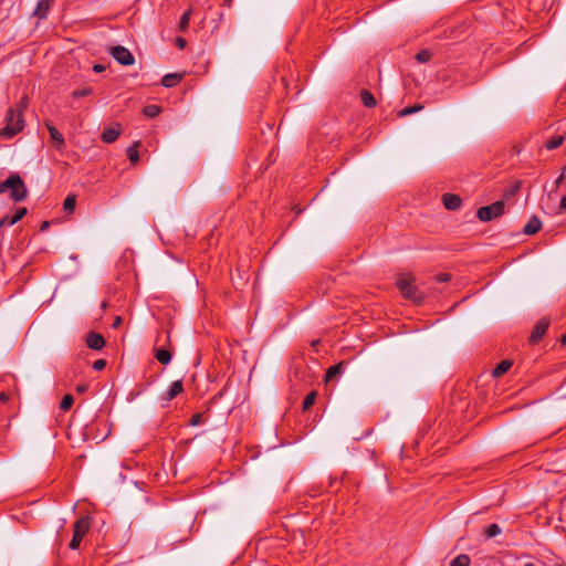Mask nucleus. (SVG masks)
Wrapping results in <instances>:
<instances>
[{
	"label": "nucleus",
	"instance_id": "473e14b6",
	"mask_svg": "<svg viewBox=\"0 0 566 566\" xmlns=\"http://www.w3.org/2000/svg\"><path fill=\"white\" fill-rule=\"evenodd\" d=\"M105 366H106V361L104 359H97L93 363V369L97 370V371L104 369Z\"/></svg>",
	"mask_w": 566,
	"mask_h": 566
},
{
	"label": "nucleus",
	"instance_id": "a18cd8bd",
	"mask_svg": "<svg viewBox=\"0 0 566 566\" xmlns=\"http://www.w3.org/2000/svg\"><path fill=\"white\" fill-rule=\"evenodd\" d=\"M560 342L563 345H566V334L562 336Z\"/></svg>",
	"mask_w": 566,
	"mask_h": 566
},
{
	"label": "nucleus",
	"instance_id": "20e7f679",
	"mask_svg": "<svg viewBox=\"0 0 566 566\" xmlns=\"http://www.w3.org/2000/svg\"><path fill=\"white\" fill-rule=\"evenodd\" d=\"M91 528V518L88 516H82L76 520L73 524V537L69 544L71 549H77L81 545L83 537L87 534Z\"/></svg>",
	"mask_w": 566,
	"mask_h": 566
},
{
	"label": "nucleus",
	"instance_id": "bb28decb",
	"mask_svg": "<svg viewBox=\"0 0 566 566\" xmlns=\"http://www.w3.org/2000/svg\"><path fill=\"white\" fill-rule=\"evenodd\" d=\"M73 402H74L73 396L70 394L65 395L62 398V401L60 403L61 410H63V411L69 410L72 407Z\"/></svg>",
	"mask_w": 566,
	"mask_h": 566
},
{
	"label": "nucleus",
	"instance_id": "423d86ee",
	"mask_svg": "<svg viewBox=\"0 0 566 566\" xmlns=\"http://www.w3.org/2000/svg\"><path fill=\"white\" fill-rule=\"evenodd\" d=\"M112 56L122 65H132L135 62L134 55L128 49L122 45L111 49Z\"/></svg>",
	"mask_w": 566,
	"mask_h": 566
},
{
	"label": "nucleus",
	"instance_id": "37998d69",
	"mask_svg": "<svg viewBox=\"0 0 566 566\" xmlns=\"http://www.w3.org/2000/svg\"><path fill=\"white\" fill-rule=\"evenodd\" d=\"M562 144H546V147L547 149H556L557 147H559Z\"/></svg>",
	"mask_w": 566,
	"mask_h": 566
},
{
	"label": "nucleus",
	"instance_id": "a878e982",
	"mask_svg": "<svg viewBox=\"0 0 566 566\" xmlns=\"http://www.w3.org/2000/svg\"><path fill=\"white\" fill-rule=\"evenodd\" d=\"M28 213V209L25 207L18 208L15 212L10 216L11 221L13 223H18L25 214Z\"/></svg>",
	"mask_w": 566,
	"mask_h": 566
},
{
	"label": "nucleus",
	"instance_id": "7c9ffc66",
	"mask_svg": "<svg viewBox=\"0 0 566 566\" xmlns=\"http://www.w3.org/2000/svg\"><path fill=\"white\" fill-rule=\"evenodd\" d=\"M203 422V415L202 413H193L190 418L189 424L192 427L199 426Z\"/></svg>",
	"mask_w": 566,
	"mask_h": 566
},
{
	"label": "nucleus",
	"instance_id": "dca6fc26",
	"mask_svg": "<svg viewBox=\"0 0 566 566\" xmlns=\"http://www.w3.org/2000/svg\"><path fill=\"white\" fill-rule=\"evenodd\" d=\"M511 367H512L511 360H507V359L501 360L496 365V367L493 369L492 375L494 377L499 378V377L503 376L505 373H507Z\"/></svg>",
	"mask_w": 566,
	"mask_h": 566
},
{
	"label": "nucleus",
	"instance_id": "f8f14e48",
	"mask_svg": "<svg viewBox=\"0 0 566 566\" xmlns=\"http://www.w3.org/2000/svg\"><path fill=\"white\" fill-rule=\"evenodd\" d=\"M53 0H39L34 10V15L39 19L46 18Z\"/></svg>",
	"mask_w": 566,
	"mask_h": 566
},
{
	"label": "nucleus",
	"instance_id": "aec40b11",
	"mask_svg": "<svg viewBox=\"0 0 566 566\" xmlns=\"http://www.w3.org/2000/svg\"><path fill=\"white\" fill-rule=\"evenodd\" d=\"M316 391H311L310 394H307L303 400V403H302V409L303 411H307L312 408V406L314 405L315 400H316Z\"/></svg>",
	"mask_w": 566,
	"mask_h": 566
},
{
	"label": "nucleus",
	"instance_id": "2f4dec72",
	"mask_svg": "<svg viewBox=\"0 0 566 566\" xmlns=\"http://www.w3.org/2000/svg\"><path fill=\"white\" fill-rule=\"evenodd\" d=\"M91 93H92V88L91 87H85V88H82V90L74 91L73 92V97L74 98H80V97L90 95Z\"/></svg>",
	"mask_w": 566,
	"mask_h": 566
},
{
	"label": "nucleus",
	"instance_id": "72a5a7b5",
	"mask_svg": "<svg viewBox=\"0 0 566 566\" xmlns=\"http://www.w3.org/2000/svg\"><path fill=\"white\" fill-rule=\"evenodd\" d=\"M566 139V134H556L549 138L546 139V142H564Z\"/></svg>",
	"mask_w": 566,
	"mask_h": 566
},
{
	"label": "nucleus",
	"instance_id": "ea45409f",
	"mask_svg": "<svg viewBox=\"0 0 566 566\" xmlns=\"http://www.w3.org/2000/svg\"><path fill=\"white\" fill-rule=\"evenodd\" d=\"M9 400V395L4 391L0 392V402H7Z\"/></svg>",
	"mask_w": 566,
	"mask_h": 566
},
{
	"label": "nucleus",
	"instance_id": "f704fd0d",
	"mask_svg": "<svg viewBox=\"0 0 566 566\" xmlns=\"http://www.w3.org/2000/svg\"><path fill=\"white\" fill-rule=\"evenodd\" d=\"M450 279H451V275L448 273H441V274L437 275V281L441 282V283L449 282Z\"/></svg>",
	"mask_w": 566,
	"mask_h": 566
},
{
	"label": "nucleus",
	"instance_id": "b1692460",
	"mask_svg": "<svg viewBox=\"0 0 566 566\" xmlns=\"http://www.w3.org/2000/svg\"><path fill=\"white\" fill-rule=\"evenodd\" d=\"M423 108L422 105L416 104L413 106L405 107L399 112V116L405 117L411 114H415Z\"/></svg>",
	"mask_w": 566,
	"mask_h": 566
},
{
	"label": "nucleus",
	"instance_id": "ddd939ff",
	"mask_svg": "<svg viewBox=\"0 0 566 566\" xmlns=\"http://www.w3.org/2000/svg\"><path fill=\"white\" fill-rule=\"evenodd\" d=\"M542 228V221L536 217L533 216L530 221L525 224L523 232L525 234L532 235L537 233Z\"/></svg>",
	"mask_w": 566,
	"mask_h": 566
},
{
	"label": "nucleus",
	"instance_id": "c756f323",
	"mask_svg": "<svg viewBox=\"0 0 566 566\" xmlns=\"http://www.w3.org/2000/svg\"><path fill=\"white\" fill-rule=\"evenodd\" d=\"M48 129L50 132L51 138L53 142H64L63 136L60 134V132L51 125H48Z\"/></svg>",
	"mask_w": 566,
	"mask_h": 566
},
{
	"label": "nucleus",
	"instance_id": "cd10ccee",
	"mask_svg": "<svg viewBox=\"0 0 566 566\" xmlns=\"http://www.w3.org/2000/svg\"><path fill=\"white\" fill-rule=\"evenodd\" d=\"M190 14H191V11L190 10H187L180 18V21H179V29L181 31H185L188 25H189V21H190Z\"/></svg>",
	"mask_w": 566,
	"mask_h": 566
},
{
	"label": "nucleus",
	"instance_id": "f3484780",
	"mask_svg": "<svg viewBox=\"0 0 566 566\" xmlns=\"http://www.w3.org/2000/svg\"><path fill=\"white\" fill-rule=\"evenodd\" d=\"M344 370V364L338 363L336 365L331 366L325 374V381H331L335 376L340 375Z\"/></svg>",
	"mask_w": 566,
	"mask_h": 566
},
{
	"label": "nucleus",
	"instance_id": "412c9836",
	"mask_svg": "<svg viewBox=\"0 0 566 566\" xmlns=\"http://www.w3.org/2000/svg\"><path fill=\"white\" fill-rule=\"evenodd\" d=\"M140 144H133L130 147L127 148V156L132 164H136L139 158L138 154V146Z\"/></svg>",
	"mask_w": 566,
	"mask_h": 566
},
{
	"label": "nucleus",
	"instance_id": "7ed1b4c3",
	"mask_svg": "<svg viewBox=\"0 0 566 566\" xmlns=\"http://www.w3.org/2000/svg\"><path fill=\"white\" fill-rule=\"evenodd\" d=\"M3 192L9 190L10 191V198L14 202H21L27 199L28 197V188L22 180V178L18 174H12L10 177H8L3 182Z\"/></svg>",
	"mask_w": 566,
	"mask_h": 566
},
{
	"label": "nucleus",
	"instance_id": "6ab92c4d",
	"mask_svg": "<svg viewBox=\"0 0 566 566\" xmlns=\"http://www.w3.org/2000/svg\"><path fill=\"white\" fill-rule=\"evenodd\" d=\"M76 206V197L73 193L66 196L63 202V209L67 213H72Z\"/></svg>",
	"mask_w": 566,
	"mask_h": 566
},
{
	"label": "nucleus",
	"instance_id": "58836bf2",
	"mask_svg": "<svg viewBox=\"0 0 566 566\" xmlns=\"http://www.w3.org/2000/svg\"><path fill=\"white\" fill-rule=\"evenodd\" d=\"M559 209L566 211V195L560 199Z\"/></svg>",
	"mask_w": 566,
	"mask_h": 566
},
{
	"label": "nucleus",
	"instance_id": "49530a36",
	"mask_svg": "<svg viewBox=\"0 0 566 566\" xmlns=\"http://www.w3.org/2000/svg\"><path fill=\"white\" fill-rule=\"evenodd\" d=\"M512 149L514 150L515 154H518L521 151L516 146H513Z\"/></svg>",
	"mask_w": 566,
	"mask_h": 566
},
{
	"label": "nucleus",
	"instance_id": "a211bd4d",
	"mask_svg": "<svg viewBox=\"0 0 566 566\" xmlns=\"http://www.w3.org/2000/svg\"><path fill=\"white\" fill-rule=\"evenodd\" d=\"M360 98H361V103L366 107H375L377 104L375 96L369 91H366V90L361 91Z\"/></svg>",
	"mask_w": 566,
	"mask_h": 566
},
{
	"label": "nucleus",
	"instance_id": "9d476101",
	"mask_svg": "<svg viewBox=\"0 0 566 566\" xmlns=\"http://www.w3.org/2000/svg\"><path fill=\"white\" fill-rule=\"evenodd\" d=\"M184 391L182 380L172 381L167 392L163 396V400L170 401Z\"/></svg>",
	"mask_w": 566,
	"mask_h": 566
},
{
	"label": "nucleus",
	"instance_id": "de8ad7c7",
	"mask_svg": "<svg viewBox=\"0 0 566 566\" xmlns=\"http://www.w3.org/2000/svg\"><path fill=\"white\" fill-rule=\"evenodd\" d=\"M106 307H107V302H106V301H104V302L102 303V308H103V310H105Z\"/></svg>",
	"mask_w": 566,
	"mask_h": 566
},
{
	"label": "nucleus",
	"instance_id": "2eb2a0df",
	"mask_svg": "<svg viewBox=\"0 0 566 566\" xmlns=\"http://www.w3.org/2000/svg\"><path fill=\"white\" fill-rule=\"evenodd\" d=\"M155 357L160 364L168 365L171 361L172 356L170 350L167 348H156Z\"/></svg>",
	"mask_w": 566,
	"mask_h": 566
},
{
	"label": "nucleus",
	"instance_id": "4468645a",
	"mask_svg": "<svg viewBox=\"0 0 566 566\" xmlns=\"http://www.w3.org/2000/svg\"><path fill=\"white\" fill-rule=\"evenodd\" d=\"M181 74L168 73L161 78V85L165 87H174L181 81Z\"/></svg>",
	"mask_w": 566,
	"mask_h": 566
},
{
	"label": "nucleus",
	"instance_id": "f03ea898",
	"mask_svg": "<svg viewBox=\"0 0 566 566\" xmlns=\"http://www.w3.org/2000/svg\"><path fill=\"white\" fill-rule=\"evenodd\" d=\"M24 105H20L17 109H9L6 115V126L0 129V137L3 138H12L19 132L22 130L24 126V120L22 118V108Z\"/></svg>",
	"mask_w": 566,
	"mask_h": 566
},
{
	"label": "nucleus",
	"instance_id": "1a4fd4ad",
	"mask_svg": "<svg viewBox=\"0 0 566 566\" xmlns=\"http://www.w3.org/2000/svg\"><path fill=\"white\" fill-rule=\"evenodd\" d=\"M86 345L94 350H101L105 346V339L101 334L91 332L86 337Z\"/></svg>",
	"mask_w": 566,
	"mask_h": 566
},
{
	"label": "nucleus",
	"instance_id": "c03bdc74",
	"mask_svg": "<svg viewBox=\"0 0 566 566\" xmlns=\"http://www.w3.org/2000/svg\"><path fill=\"white\" fill-rule=\"evenodd\" d=\"M48 228H49V222H48V221H43V222L41 223L40 230H41V231H44V230H46Z\"/></svg>",
	"mask_w": 566,
	"mask_h": 566
},
{
	"label": "nucleus",
	"instance_id": "4be33fe9",
	"mask_svg": "<svg viewBox=\"0 0 566 566\" xmlns=\"http://www.w3.org/2000/svg\"><path fill=\"white\" fill-rule=\"evenodd\" d=\"M501 532H502L501 527L497 524L493 523V524H490L485 528L484 535L486 538H492V537L500 535Z\"/></svg>",
	"mask_w": 566,
	"mask_h": 566
},
{
	"label": "nucleus",
	"instance_id": "79ce46f5",
	"mask_svg": "<svg viewBox=\"0 0 566 566\" xmlns=\"http://www.w3.org/2000/svg\"><path fill=\"white\" fill-rule=\"evenodd\" d=\"M565 177H566V174H564V168H563L562 169V175L557 178L556 184L559 185Z\"/></svg>",
	"mask_w": 566,
	"mask_h": 566
},
{
	"label": "nucleus",
	"instance_id": "f257e3e1",
	"mask_svg": "<svg viewBox=\"0 0 566 566\" xmlns=\"http://www.w3.org/2000/svg\"><path fill=\"white\" fill-rule=\"evenodd\" d=\"M401 295L416 303L420 304L423 301V294L415 285V276L410 273H401L396 282Z\"/></svg>",
	"mask_w": 566,
	"mask_h": 566
},
{
	"label": "nucleus",
	"instance_id": "09e8293b",
	"mask_svg": "<svg viewBox=\"0 0 566 566\" xmlns=\"http://www.w3.org/2000/svg\"><path fill=\"white\" fill-rule=\"evenodd\" d=\"M0 193H3V186H2V182H0Z\"/></svg>",
	"mask_w": 566,
	"mask_h": 566
},
{
	"label": "nucleus",
	"instance_id": "c9c22d12",
	"mask_svg": "<svg viewBox=\"0 0 566 566\" xmlns=\"http://www.w3.org/2000/svg\"><path fill=\"white\" fill-rule=\"evenodd\" d=\"M87 385L81 384L75 387V391L78 394H84L87 390Z\"/></svg>",
	"mask_w": 566,
	"mask_h": 566
},
{
	"label": "nucleus",
	"instance_id": "4c0bfd02",
	"mask_svg": "<svg viewBox=\"0 0 566 566\" xmlns=\"http://www.w3.org/2000/svg\"><path fill=\"white\" fill-rule=\"evenodd\" d=\"M122 317L120 316H116L115 319H114V323H113V327L114 328H117L122 325Z\"/></svg>",
	"mask_w": 566,
	"mask_h": 566
},
{
	"label": "nucleus",
	"instance_id": "0eeeda50",
	"mask_svg": "<svg viewBox=\"0 0 566 566\" xmlns=\"http://www.w3.org/2000/svg\"><path fill=\"white\" fill-rule=\"evenodd\" d=\"M549 326V321L546 318H542L534 326L532 334L530 336V340L532 343H537L545 335Z\"/></svg>",
	"mask_w": 566,
	"mask_h": 566
},
{
	"label": "nucleus",
	"instance_id": "a19ab883",
	"mask_svg": "<svg viewBox=\"0 0 566 566\" xmlns=\"http://www.w3.org/2000/svg\"><path fill=\"white\" fill-rule=\"evenodd\" d=\"M177 44H178V46H179V48H181V49H182V48H185V45H186V40H184V39L179 38V39L177 40Z\"/></svg>",
	"mask_w": 566,
	"mask_h": 566
},
{
	"label": "nucleus",
	"instance_id": "8fccbe9b",
	"mask_svg": "<svg viewBox=\"0 0 566 566\" xmlns=\"http://www.w3.org/2000/svg\"><path fill=\"white\" fill-rule=\"evenodd\" d=\"M524 566H536V565L533 563H526Z\"/></svg>",
	"mask_w": 566,
	"mask_h": 566
},
{
	"label": "nucleus",
	"instance_id": "5701e85b",
	"mask_svg": "<svg viewBox=\"0 0 566 566\" xmlns=\"http://www.w3.org/2000/svg\"><path fill=\"white\" fill-rule=\"evenodd\" d=\"M450 566H470V557L465 554L458 555Z\"/></svg>",
	"mask_w": 566,
	"mask_h": 566
},
{
	"label": "nucleus",
	"instance_id": "393cba45",
	"mask_svg": "<svg viewBox=\"0 0 566 566\" xmlns=\"http://www.w3.org/2000/svg\"><path fill=\"white\" fill-rule=\"evenodd\" d=\"M144 114L147 117H156L160 113V107L158 105H147L144 107Z\"/></svg>",
	"mask_w": 566,
	"mask_h": 566
},
{
	"label": "nucleus",
	"instance_id": "9b49d317",
	"mask_svg": "<svg viewBox=\"0 0 566 566\" xmlns=\"http://www.w3.org/2000/svg\"><path fill=\"white\" fill-rule=\"evenodd\" d=\"M120 135V126L114 125L104 129L102 134V142L109 143L115 142Z\"/></svg>",
	"mask_w": 566,
	"mask_h": 566
},
{
	"label": "nucleus",
	"instance_id": "3c124183",
	"mask_svg": "<svg viewBox=\"0 0 566 566\" xmlns=\"http://www.w3.org/2000/svg\"><path fill=\"white\" fill-rule=\"evenodd\" d=\"M564 174H566V165L564 166Z\"/></svg>",
	"mask_w": 566,
	"mask_h": 566
},
{
	"label": "nucleus",
	"instance_id": "39448f33",
	"mask_svg": "<svg viewBox=\"0 0 566 566\" xmlns=\"http://www.w3.org/2000/svg\"><path fill=\"white\" fill-rule=\"evenodd\" d=\"M505 203L501 200L493 202L490 206L481 207L476 216L483 222H489L501 217L504 213Z\"/></svg>",
	"mask_w": 566,
	"mask_h": 566
},
{
	"label": "nucleus",
	"instance_id": "c85d7f7f",
	"mask_svg": "<svg viewBox=\"0 0 566 566\" xmlns=\"http://www.w3.org/2000/svg\"><path fill=\"white\" fill-rule=\"evenodd\" d=\"M431 56L432 54L429 50H422L416 55V59L419 63H426L430 61Z\"/></svg>",
	"mask_w": 566,
	"mask_h": 566
},
{
	"label": "nucleus",
	"instance_id": "6e6552de",
	"mask_svg": "<svg viewBox=\"0 0 566 566\" xmlns=\"http://www.w3.org/2000/svg\"><path fill=\"white\" fill-rule=\"evenodd\" d=\"M442 203L446 209L455 211L461 207L462 199L458 195L444 193L442 196Z\"/></svg>",
	"mask_w": 566,
	"mask_h": 566
},
{
	"label": "nucleus",
	"instance_id": "e433bc0d",
	"mask_svg": "<svg viewBox=\"0 0 566 566\" xmlns=\"http://www.w3.org/2000/svg\"><path fill=\"white\" fill-rule=\"evenodd\" d=\"M93 70H94V72H96V73H101V72L105 71V66H104V65H102V64H95V65L93 66Z\"/></svg>",
	"mask_w": 566,
	"mask_h": 566
}]
</instances>
